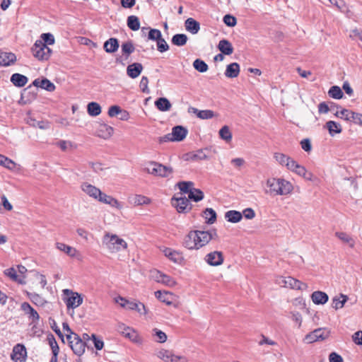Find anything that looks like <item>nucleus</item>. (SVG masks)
<instances>
[{
    "label": "nucleus",
    "mask_w": 362,
    "mask_h": 362,
    "mask_svg": "<svg viewBox=\"0 0 362 362\" xmlns=\"http://www.w3.org/2000/svg\"><path fill=\"white\" fill-rule=\"evenodd\" d=\"M146 165L144 171L153 176L165 178L169 177L173 173V168L156 161H149Z\"/></svg>",
    "instance_id": "nucleus-1"
},
{
    "label": "nucleus",
    "mask_w": 362,
    "mask_h": 362,
    "mask_svg": "<svg viewBox=\"0 0 362 362\" xmlns=\"http://www.w3.org/2000/svg\"><path fill=\"white\" fill-rule=\"evenodd\" d=\"M103 243L110 252H117L127 247V243L117 235H110L107 233L103 240Z\"/></svg>",
    "instance_id": "nucleus-2"
},
{
    "label": "nucleus",
    "mask_w": 362,
    "mask_h": 362,
    "mask_svg": "<svg viewBox=\"0 0 362 362\" xmlns=\"http://www.w3.org/2000/svg\"><path fill=\"white\" fill-rule=\"evenodd\" d=\"M66 339L70 348L74 354L78 356H81L84 354L86 346L88 348L86 342L83 341L77 334H74V336L72 334H66Z\"/></svg>",
    "instance_id": "nucleus-3"
},
{
    "label": "nucleus",
    "mask_w": 362,
    "mask_h": 362,
    "mask_svg": "<svg viewBox=\"0 0 362 362\" xmlns=\"http://www.w3.org/2000/svg\"><path fill=\"white\" fill-rule=\"evenodd\" d=\"M33 56L40 61H47L51 56L52 50L41 40H36L31 48Z\"/></svg>",
    "instance_id": "nucleus-4"
},
{
    "label": "nucleus",
    "mask_w": 362,
    "mask_h": 362,
    "mask_svg": "<svg viewBox=\"0 0 362 362\" xmlns=\"http://www.w3.org/2000/svg\"><path fill=\"white\" fill-rule=\"evenodd\" d=\"M334 115L344 120L353 122L355 124L362 125V114L344 108L335 112Z\"/></svg>",
    "instance_id": "nucleus-5"
},
{
    "label": "nucleus",
    "mask_w": 362,
    "mask_h": 362,
    "mask_svg": "<svg viewBox=\"0 0 362 362\" xmlns=\"http://www.w3.org/2000/svg\"><path fill=\"white\" fill-rule=\"evenodd\" d=\"M192 232L194 233V236H195V250L200 249L207 245L210 240H213V234L208 231L195 230H192Z\"/></svg>",
    "instance_id": "nucleus-6"
},
{
    "label": "nucleus",
    "mask_w": 362,
    "mask_h": 362,
    "mask_svg": "<svg viewBox=\"0 0 362 362\" xmlns=\"http://www.w3.org/2000/svg\"><path fill=\"white\" fill-rule=\"evenodd\" d=\"M192 232L194 233V236H195V250L200 249L207 245L210 240H213V234L208 231L195 230H192Z\"/></svg>",
    "instance_id": "nucleus-7"
},
{
    "label": "nucleus",
    "mask_w": 362,
    "mask_h": 362,
    "mask_svg": "<svg viewBox=\"0 0 362 362\" xmlns=\"http://www.w3.org/2000/svg\"><path fill=\"white\" fill-rule=\"evenodd\" d=\"M63 292L67 296L65 299V303L68 308L74 309L82 304L83 297L81 294L69 289H64Z\"/></svg>",
    "instance_id": "nucleus-8"
},
{
    "label": "nucleus",
    "mask_w": 362,
    "mask_h": 362,
    "mask_svg": "<svg viewBox=\"0 0 362 362\" xmlns=\"http://www.w3.org/2000/svg\"><path fill=\"white\" fill-rule=\"evenodd\" d=\"M173 205L175 206L177 212L186 214L192 209V204L189 202V199L186 197L172 198Z\"/></svg>",
    "instance_id": "nucleus-9"
},
{
    "label": "nucleus",
    "mask_w": 362,
    "mask_h": 362,
    "mask_svg": "<svg viewBox=\"0 0 362 362\" xmlns=\"http://www.w3.org/2000/svg\"><path fill=\"white\" fill-rule=\"evenodd\" d=\"M329 333L325 329L318 328L306 334L303 340L308 344L324 340L328 337Z\"/></svg>",
    "instance_id": "nucleus-10"
},
{
    "label": "nucleus",
    "mask_w": 362,
    "mask_h": 362,
    "mask_svg": "<svg viewBox=\"0 0 362 362\" xmlns=\"http://www.w3.org/2000/svg\"><path fill=\"white\" fill-rule=\"evenodd\" d=\"M204 260L210 266L217 267L223 263L224 257L222 252L214 251L208 253Z\"/></svg>",
    "instance_id": "nucleus-11"
},
{
    "label": "nucleus",
    "mask_w": 362,
    "mask_h": 362,
    "mask_svg": "<svg viewBox=\"0 0 362 362\" xmlns=\"http://www.w3.org/2000/svg\"><path fill=\"white\" fill-rule=\"evenodd\" d=\"M120 300L122 303H120L122 307L126 308L129 310H136L140 314L145 315L146 313L145 305L141 302L129 301L126 300L124 298L120 297Z\"/></svg>",
    "instance_id": "nucleus-12"
},
{
    "label": "nucleus",
    "mask_w": 362,
    "mask_h": 362,
    "mask_svg": "<svg viewBox=\"0 0 362 362\" xmlns=\"http://www.w3.org/2000/svg\"><path fill=\"white\" fill-rule=\"evenodd\" d=\"M27 351L23 344H18L13 349L11 354V358L15 362H23L25 360Z\"/></svg>",
    "instance_id": "nucleus-13"
},
{
    "label": "nucleus",
    "mask_w": 362,
    "mask_h": 362,
    "mask_svg": "<svg viewBox=\"0 0 362 362\" xmlns=\"http://www.w3.org/2000/svg\"><path fill=\"white\" fill-rule=\"evenodd\" d=\"M81 189L89 197L97 199L98 201L99 199V197L102 194V192L99 188L88 182H83L81 185Z\"/></svg>",
    "instance_id": "nucleus-14"
},
{
    "label": "nucleus",
    "mask_w": 362,
    "mask_h": 362,
    "mask_svg": "<svg viewBox=\"0 0 362 362\" xmlns=\"http://www.w3.org/2000/svg\"><path fill=\"white\" fill-rule=\"evenodd\" d=\"M21 308L25 314L28 315L30 319H32V324H35L39 320V314L28 303H23L21 305Z\"/></svg>",
    "instance_id": "nucleus-15"
},
{
    "label": "nucleus",
    "mask_w": 362,
    "mask_h": 362,
    "mask_svg": "<svg viewBox=\"0 0 362 362\" xmlns=\"http://www.w3.org/2000/svg\"><path fill=\"white\" fill-rule=\"evenodd\" d=\"M187 111L189 113L196 115L201 119H209L215 116L214 112L211 110H199L196 107L190 106Z\"/></svg>",
    "instance_id": "nucleus-16"
},
{
    "label": "nucleus",
    "mask_w": 362,
    "mask_h": 362,
    "mask_svg": "<svg viewBox=\"0 0 362 362\" xmlns=\"http://www.w3.org/2000/svg\"><path fill=\"white\" fill-rule=\"evenodd\" d=\"M172 133L175 141H182L186 138L188 130L183 126L177 125L173 127Z\"/></svg>",
    "instance_id": "nucleus-17"
},
{
    "label": "nucleus",
    "mask_w": 362,
    "mask_h": 362,
    "mask_svg": "<svg viewBox=\"0 0 362 362\" xmlns=\"http://www.w3.org/2000/svg\"><path fill=\"white\" fill-rule=\"evenodd\" d=\"M143 70V66L141 63L134 62L127 67V74L132 78H137Z\"/></svg>",
    "instance_id": "nucleus-18"
},
{
    "label": "nucleus",
    "mask_w": 362,
    "mask_h": 362,
    "mask_svg": "<svg viewBox=\"0 0 362 362\" xmlns=\"http://www.w3.org/2000/svg\"><path fill=\"white\" fill-rule=\"evenodd\" d=\"M311 299L315 305H324L328 300V295L320 291H314L311 295Z\"/></svg>",
    "instance_id": "nucleus-19"
},
{
    "label": "nucleus",
    "mask_w": 362,
    "mask_h": 362,
    "mask_svg": "<svg viewBox=\"0 0 362 362\" xmlns=\"http://www.w3.org/2000/svg\"><path fill=\"white\" fill-rule=\"evenodd\" d=\"M16 61V56L12 52L0 53V65L8 66Z\"/></svg>",
    "instance_id": "nucleus-20"
},
{
    "label": "nucleus",
    "mask_w": 362,
    "mask_h": 362,
    "mask_svg": "<svg viewBox=\"0 0 362 362\" xmlns=\"http://www.w3.org/2000/svg\"><path fill=\"white\" fill-rule=\"evenodd\" d=\"M163 252H164L165 256L168 257L171 261H173L175 263L180 264L183 260V257H182V253H180L176 250H173L171 248H168V247L165 248L163 250Z\"/></svg>",
    "instance_id": "nucleus-21"
},
{
    "label": "nucleus",
    "mask_w": 362,
    "mask_h": 362,
    "mask_svg": "<svg viewBox=\"0 0 362 362\" xmlns=\"http://www.w3.org/2000/svg\"><path fill=\"white\" fill-rule=\"evenodd\" d=\"M119 47V40L115 37H110L104 42L103 48L107 53H114Z\"/></svg>",
    "instance_id": "nucleus-22"
},
{
    "label": "nucleus",
    "mask_w": 362,
    "mask_h": 362,
    "mask_svg": "<svg viewBox=\"0 0 362 362\" xmlns=\"http://www.w3.org/2000/svg\"><path fill=\"white\" fill-rule=\"evenodd\" d=\"M207 148L205 149H199L195 152H190L185 155V160H202L208 159L207 155L205 153L204 151H206Z\"/></svg>",
    "instance_id": "nucleus-23"
},
{
    "label": "nucleus",
    "mask_w": 362,
    "mask_h": 362,
    "mask_svg": "<svg viewBox=\"0 0 362 362\" xmlns=\"http://www.w3.org/2000/svg\"><path fill=\"white\" fill-rule=\"evenodd\" d=\"M11 82L16 87L21 88L23 87L28 81V78L27 76L16 73L12 74L11 76Z\"/></svg>",
    "instance_id": "nucleus-24"
},
{
    "label": "nucleus",
    "mask_w": 362,
    "mask_h": 362,
    "mask_svg": "<svg viewBox=\"0 0 362 362\" xmlns=\"http://www.w3.org/2000/svg\"><path fill=\"white\" fill-rule=\"evenodd\" d=\"M114 132V129L106 124H100L98 129V136L107 139L110 138Z\"/></svg>",
    "instance_id": "nucleus-25"
},
{
    "label": "nucleus",
    "mask_w": 362,
    "mask_h": 362,
    "mask_svg": "<svg viewBox=\"0 0 362 362\" xmlns=\"http://www.w3.org/2000/svg\"><path fill=\"white\" fill-rule=\"evenodd\" d=\"M218 49L220 52L225 55H230L233 52V47L232 44L226 39H223L219 41L218 45Z\"/></svg>",
    "instance_id": "nucleus-26"
},
{
    "label": "nucleus",
    "mask_w": 362,
    "mask_h": 362,
    "mask_svg": "<svg viewBox=\"0 0 362 362\" xmlns=\"http://www.w3.org/2000/svg\"><path fill=\"white\" fill-rule=\"evenodd\" d=\"M293 189V185L290 182L279 178V195L288 194L292 192Z\"/></svg>",
    "instance_id": "nucleus-27"
},
{
    "label": "nucleus",
    "mask_w": 362,
    "mask_h": 362,
    "mask_svg": "<svg viewBox=\"0 0 362 362\" xmlns=\"http://www.w3.org/2000/svg\"><path fill=\"white\" fill-rule=\"evenodd\" d=\"M185 28L192 34H197L200 30V24L192 18H187L185 22Z\"/></svg>",
    "instance_id": "nucleus-28"
},
{
    "label": "nucleus",
    "mask_w": 362,
    "mask_h": 362,
    "mask_svg": "<svg viewBox=\"0 0 362 362\" xmlns=\"http://www.w3.org/2000/svg\"><path fill=\"white\" fill-rule=\"evenodd\" d=\"M240 73V65L236 63L233 62L230 64H228L226 66V69L225 71V76L228 78H235L239 75Z\"/></svg>",
    "instance_id": "nucleus-29"
},
{
    "label": "nucleus",
    "mask_w": 362,
    "mask_h": 362,
    "mask_svg": "<svg viewBox=\"0 0 362 362\" xmlns=\"http://www.w3.org/2000/svg\"><path fill=\"white\" fill-rule=\"evenodd\" d=\"M98 202L109 204L117 209H119L121 207L120 203L116 199L103 192H102L101 196L99 197Z\"/></svg>",
    "instance_id": "nucleus-30"
},
{
    "label": "nucleus",
    "mask_w": 362,
    "mask_h": 362,
    "mask_svg": "<svg viewBox=\"0 0 362 362\" xmlns=\"http://www.w3.org/2000/svg\"><path fill=\"white\" fill-rule=\"evenodd\" d=\"M225 218L230 223H236L240 222L243 218L241 212L235 210H230L225 214Z\"/></svg>",
    "instance_id": "nucleus-31"
},
{
    "label": "nucleus",
    "mask_w": 362,
    "mask_h": 362,
    "mask_svg": "<svg viewBox=\"0 0 362 362\" xmlns=\"http://www.w3.org/2000/svg\"><path fill=\"white\" fill-rule=\"evenodd\" d=\"M157 281L161 282L168 286L173 287L175 286L176 281L170 276L163 274L157 271V276H156Z\"/></svg>",
    "instance_id": "nucleus-32"
},
{
    "label": "nucleus",
    "mask_w": 362,
    "mask_h": 362,
    "mask_svg": "<svg viewBox=\"0 0 362 362\" xmlns=\"http://www.w3.org/2000/svg\"><path fill=\"white\" fill-rule=\"evenodd\" d=\"M155 106L162 112L168 111L171 107V103L166 98H159L155 101Z\"/></svg>",
    "instance_id": "nucleus-33"
},
{
    "label": "nucleus",
    "mask_w": 362,
    "mask_h": 362,
    "mask_svg": "<svg viewBox=\"0 0 362 362\" xmlns=\"http://www.w3.org/2000/svg\"><path fill=\"white\" fill-rule=\"evenodd\" d=\"M325 127L329 131V134L333 136L335 134H340L342 132L340 124L334 121H328L325 124Z\"/></svg>",
    "instance_id": "nucleus-34"
},
{
    "label": "nucleus",
    "mask_w": 362,
    "mask_h": 362,
    "mask_svg": "<svg viewBox=\"0 0 362 362\" xmlns=\"http://www.w3.org/2000/svg\"><path fill=\"white\" fill-rule=\"evenodd\" d=\"M37 89H33L32 85L24 88L21 93V99L26 98L27 101H30L36 98Z\"/></svg>",
    "instance_id": "nucleus-35"
},
{
    "label": "nucleus",
    "mask_w": 362,
    "mask_h": 362,
    "mask_svg": "<svg viewBox=\"0 0 362 362\" xmlns=\"http://www.w3.org/2000/svg\"><path fill=\"white\" fill-rule=\"evenodd\" d=\"M187 40L188 37L187 35L183 33H178L173 36L171 42L175 46L182 47L186 45Z\"/></svg>",
    "instance_id": "nucleus-36"
},
{
    "label": "nucleus",
    "mask_w": 362,
    "mask_h": 362,
    "mask_svg": "<svg viewBox=\"0 0 362 362\" xmlns=\"http://www.w3.org/2000/svg\"><path fill=\"white\" fill-rule=\"evenodd\" d=\"M195 236L192 230L189 231L187 235H185L182 245L188 250H195L196 243L194 242Z\"/></svg>",
    "instance_id": "nucleus-37"
},
{
    "label": "nucleus",
    "mask_w": 362,
    "mask_h": 362,
    "mask_svg": "<svg viewBox=\"0 0 362 362\" xmlns=\"http://www.w3.org/2000/svg\"><path fill=\"white\" fill-rule=\"evenodd\" d=\"M349 298L347 296L340 294V296H335L332 299V307L335 310H338L344 307L345 303L348 300Z\"/></svg>",
    "instance_id": "nucleus-38"
},
{
    "label": "nucleus",
    "mask_w": 362,
    "mask_h": 362,
    "mask_svg": "<svg viewBox=\"0 0 362 362\" xmlns=\"http://www.w3.org/2000/svg\"><path fill=\"white\" fill-rule=\"evenodd\" d=\"M87 112L89 115L96 117L101 113V107L96 102H90L87 105Z\"/></svg>",
    "instance_id": "nucleus-39"
},
{
    "label": "nucleus",
    "mask_w": 362,
    "mask_h": 362,
    "mask_svg": "<svg viewBox=\"0 0 362 362\" xmlns=\"http://www.w3.org/2000/svg\"><path fill=\"white\" fill-rule=\"evenodd\" d=\"M204 216L206 218L207 224H213L216 222L217 215L216 212L211 208H206L204 211Z\"/></svg>",
    "instance_id": "nucleus-40"
},
{
    "label": "nucleus",
    "mask_w": 362,
    "mask_h": 362,
    "mask_svg": "<svg viewBox=\"0 0 362 362\" xmlns=\"http://www.w3.org/2000/svg\"><path fill=\"white\" fill-rule=\"evenodd\" d=\"M57 248L60 251L65 252L67 255L73 257L76 255V250L69 245H67L63 243H57Z\"/></svg>",
    "instance_id": "nucleus-41"
},
{
    "label": "nucleus",
    "mask_w": 362,
    "mask_h": 362,
    "mask_svg": "<svg viewBox=\"0 0 362 362\" xmlns=\"http://www.w3.org/2000/svg\"><path fill=\"white\" fill-rule=\"evenodd\" d=\"M127 24L129 28L133 31H136L140 28V21L137 16L132 15L128 16Z\"/></svg>",
    "instance_id": "nucleus-42"
},
{
    "label": "nucleus",
    "mask_w": 362,
    "mask_h": 362,
    "mask_svg": "<svg viewBox=\"0 0 362 362\" xmlns=\"http://www.w3.org/2000/svg\"><path fill=\"white\" fill-rule=\"evenodd\" d=\"M28 297L30 299V300L38 306H43L47 303L46 300L42 298L40 295L36 293H29L27 292Z\"/></svg>",
    "instance_id": "nucleus-43"
},
{
    "label": "nucleus",
    "mask_w": 362,
    "mask_h": 362,
    "mask_svg": "<svg viewBox=\"0 0 362 362\" xmlns=\"http://www.w3.org/2000/svg\"><path fill=\"white\" fill-rule=\"evenodd\" d=\"M204 197V192L201 189L197 188H192V190L188 194V199L194 202H198L202 200Z\"/></svg>",
    "instance_id": "nucleus-44"
},
{
    "label": "nucleus",
    "mask_w": 362,
    "mask_h": 362,
    "mask_svg": "<svg viewBox=\"0 0 362 362\" xmlns=\"http://www.w3.org/2000/svg\"><path fill=\"white\" fill-rule=\"evenodd\" d=\"M135 50V47L132 41H127L122 45V52L125 56V59H127L129 55L133 53Z\"/></svg>",
    "instance_id": "nucleus-45"
},
{
    "label": "nucleus",
    "mask_w": 362,
    "mask_h": 362,
    "mask_svg": "<svg viewBox=\"0 0 362 362\" xmlns=\"http://www.w3.org/2000/svg\"><path fill=\"white\" fill-rule=\"evenodd\" d=\"M335 235L342 242L348 243L349 247L353 248L355 245L354 240L344 232H336Z\"/></svg>",
    "instance_id": "nucleus-46"
},
{
    "label": "nucleus",
    "mask_w": 362,
    "mask_h": 362,
    "mask_svg": "<svg viewBox=\"0 0 362 362\" xmlns=\"http://www.w3.org/2000/svg\"><path fill=\"white\" fill-rule=\"evenodd\" d=\"M125 337L128 338L131 341L137 345H141L143 343V339L134 329L130 332H127Z\"/></svg>",
    "instance_id": "nucleus-47"
},
{
    "label": "nucleus",
    "mask_w": 362,
    "mask_h": 362,
    "mask_svg": "<svg viewBox=\"0 0 362 362\" xmlns=\"http://www.w3.org/2000/svg\"><path fill=\"white\" fill-rule=\"evenodd\" d=\"M328 95L330 98L339 100L343 98L344 93L339 86H333L329 88Z\"/></svg>",
    "instance_id": "nucleus-48"
},
{
    "label": "nucleus",
    "mask_w": 362,
    "mask_h": 362,
    "mask_svg": "<svg viewBox=\"0 0 362 362\" xmlns=\"http://www.w3.org/2000/svg\"><path fill=\"white\" fill-rule=\"evenodd\" d=\"M152 332H153V336L154 337V340L156 342L164 343L166 341L167 335L164 332H163L157 328L153 329Z\"/></svg>",
    "instance_id": "nucleus-49"
},
{
    "label": "nucleus",
    "mask_w": 362,
    "mask_h": 362,
    "mask_svg": "<svg viewBox=\"0 0 362 362\" xmlns=\"http://www.w3.org/2000/svg\"><path fill=\"white\" fill-rule=\"evenodd\" d=\"M267 185L269 187L271 192L279 195V178H270L267 181Z\"/></svg>",
    "instance_id": "nucleus-50"
},
{
    "label": "nucleus",
    "mask_w": 362,
    "mask_h": 362,
    "mask_svg": "<svg viewBox=\"0 0 362 362\" xmlns=\"http://www.w3.org/2000/svg\"><path fill=\"white\" fill-rule=\"evenodd\" d=\"M177 185L182 192L189 194L192 190V187L194 185V183L191 181H181L179 182Z\"/></svg>",
    "instance_id": "nucleus-51"
},
{
    "label": "nucleus",
    "mask_w": 362,
    "mask_h": 362,
    "mask_svg": "<svg viewBox=\"0 0 362 362\" xmlns=\"http://www.w3.org/2000/svg\"><path fill=\"white\" fill-rule=\"evenodd\" d=\"M193 66L197 71L201 73L206 72L209 68L207 64L200 59H197L194 61Z\"/></svg>",
    "instance_id": "nucleus-52"
},
{
    "label": "nucleus",
    "mask_w": 362,
    "mask_h": 362,
    "mask_svg": "<svg viewBox=\"0 0 362 362\" xmlns=\"http://www.w3.org/2000/svg\"><path fill=\"white\" fill-rule=\"evenodd\" d=\"M5 274L10 277L13 281H16L21 284H25V281L18 277L16 271L14 268H9L5 271Z\"/></svg>",
    "instance_id": "nucleus-53"
},
{
    "label": "nucleus",
    "mask_w": 362,
    "mask_h": 362,
    "mask_svg": "<svg viewBox=\"0 0 362 362\" xmlns=\"http://www.w3.org/2000/svg\"><path fill=\"white\" fill-rule=\"evenodd\" d=\"M220 137L226 141H230L232 139V134L228 126L225 125L219 130Z\"/></svg>",
    "instance_id": "nucleus-54"
},
{
    "label": "nucleus",
    "mask_w": 362,
    "mask_h": 362,
    "mask_svg": "<svg viewBox=\"0 0 362 362\" xmlns=\"http://www.w3.org/2000/svg\"><path fill=\"white\" fill-rule=\"evenodd\" d=\"M0 165L12 170L15 168L16 163L8 158L0 154Z\"/></svg>",
    "instance_id": "nucleus-55"
},
{
    "label": "nucleus",
    "mask_w": 362,
    "mask_h": 362,
    "mask_svg": "<svg viewBox=\"0 0 362 362\" xmlns=\"http://www.w3.org/2000/svg\"><path fill=\"white\" fill-rule=\"evenodd\" d=\"M47 341L51 347L52 354H59V347L53 334L47 336Z\"/></svg>",
    "instance_id": "nucleus-56"
},
{
    "label": "nucleus",
    "mask_w": 362,
    "mask_h": 362,
    "mask_svg": "<svg viewBox=\"0 0 362 362\" xmlns=\"http://www.w3.org/2000/svg\"><path fill=\"white\" fill-rule=\"evenodd\" d=\"M162 36V33L160 30L156 28H151L148 30L147 39L148 40L156 41L159 40Z\"/></svg>",
    "instance_id": "nucleus-57"
},
{
    "label": "nucleus",
    "mask_w": 362,
    "mask_h": 362,
    "mask_svg": "<svg viewBox=\"0 0 362 362\" xmlns=\"http://www.w3.org/2000/svg\"><path fill=\"white\" fill-rule=\"evenodd\" d=\"M157 49L158 52L163 53L169 49V45L165 40L161 36L159 40L156 41Z\"/></svg>",
    "instance_id": "nucleus-58"
},
{
    "label": "nucleus",
    "mask_w": 362,
    "mask_h": 362,
    "mask_svg": "<svg viewBox=\"0 0 362 362\" xmlns=\"http://www.w3.org/2000/svg\"><path fill=\"white\" fill-rule=\"evenodd\" d=\"M41 88L47 91L52 92L55 90V85L46 78L41 79Z\"/></svg>",
    "instance_id": "nucleus-59"
},
{
    "label": "nucleus",
    "mask_w": 362,
    "mask_h": 362,
    "mask_svg": "<svg viewBox=\"0 0 362 362\" xmlns=\"http://www.w3.org/2000/svg\"><path fill=\"white\" fill-rule=\"evenodd\" d=\"M42 43H45V45H52L54 44L55 40L52 34L49 33H42L41 35Z\"/></svg>",
    "instance_id": "nucleus-60"
},
{
    "label": "nucleus",
    "mask_w": 362,
    "mask_h": 362,
    "mask_svg": "<svg viewBox=\"0 0 362 362\" xmlns=\"http://www.w3.org/2000/svg\"><path fill=\"white\" fill-rule=\"evenodd\" d=\"M274 158L280 165L285 166L288 159H290L289 156L281 153H275L274 155Z\"/></svg>",
    "instance_id": "nucleus-61"
},
{
    "label": "nucleus",
    "mask_w": 362,
    "mask_h": 362,
    "mask_svg": "<svg viewBox=\"0 0 362 362\" xmlns=\"http://www.w3.org/2000/svg\"><path fill=\"white\" fill-rule=\"evenodd\" d=\"M223 21L228 27H234L237 24L236 18L230 14L225 15Z\"/></svg>",
    "instance_id": "nucleus-62"
},
{
    "label": "nucleus",
    "mask_w": 362,
    "mask_h": 362,
    "mask_svg": "<svg viewBox=\"0 0 362 362\" xmlns=\"http://www.w3.org/2000/svg\"><path fill=\"white\" fill-rule=\"evenodd\" d=\"M172 354L170 351L162 349L158 353V356L165 362H169L172 357Z\"/></svg>",
    "instance_id": "nucleus-63"
},
{
    "label": "nucleus",
    "mask_w": 362,
    "mask_h": 362,
    "mask_svg": "<svg viewBox=\"0 0 362 362\" xmlns=\"http://www.w3.org/2000/svg\"><path fill=\"white\" fill-rule=\"evenodd\" d=\"M122 108L118 105H112L108 110V115L110 117H117L120 114Z\"/></svg>",
    "instance_id": "nucleus-64"
}]
</instances>
